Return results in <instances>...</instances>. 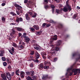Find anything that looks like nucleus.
I'll list each match as a JSON object with an SVG mask.
<instances>
[{
  "label": "nucleus",
  "mask_w": 80,
  "mask_h": 80,
  "mask_svg": "<svg viewBox=\"0 0 80 80\" xmlns=\"http://www.w3.org/2000/svg\"><path fill=\"white\" fill-rule=\"evenodd\" d=\"M20 48L22 49V48H24V47L23 46V45H21L20 46Z\"/></svg>",
  "instance_id": "52"
},
{
  "label": "nucleus",
  "mask_w": 80,
  "mask_h": 80,
  "mask_svg": "<svg viewBox=\"0 0 80 80\" xmlns=\"http://www.w3.org/2000/svg\"><path fill=\"white\" fill-rule=\"evenodd\" d=\"M35 57L36 59H38L40 57V54H39L38 52L37 51L35 52Z\"/></svg>",
  "instance_id": "11"
},
{
  "label": "nucleus",
  "mask_w": 80,
  "mask_h": 80,
  "mask_svg": "<svg viewBox=\"0 0 80 80\" xmlns=\"http://www.w3.org/2000/svg\"><path fill=\"white\" fill-rule=\"evenodd\" d=\"M44 2L47 3H48V0H44Z\"/></svg>",
  "instance_id": "62"
},
{
  "label": "nucleus",
  "mask_w": 80,
  "mask_h": 80,
  "mask_svg": "<svg viewBox=\"0 0 80 80\" xmlns=\"http://www.w3.org/2000/svg\"><path fill=\"white\" fill-rule=\"evenodd\" d=\"M32 60L34 62H35V63H38L39 62V60H38V59H32Z\"/></svg>",
  "instance_id": "21"
},
{
  "label": "nucleus",
  "mask_w": 80,
  "mask_h": 80,
  "mask_svg": "<svg viewBox=\"0 0 80 80\" xmlns=\"http://www.w3.org/2000/svg\"><path fill=\"white\" fill-rule=\"evenodd\" d=\"M62 44V41L61 40H59L58 41L57 45L58 46L60 45H61Z\"/></svg>",
  "instance_id": "23"
},
{
  "label": "nucleus",
  "mask_w": 80,
  "mask_h": 80,
  "mask_svg": "<svg viewBox=\"0 0 80 80\" xmlns=\"http://www.w3.org/2000/svg\"><path fill=\"white\" fill-rule=\"evenodd\" d=\"M14 74H15V73L14 72H12L11 73V75L12 76H13Z\"/></svg>",
  "instance_id": "60"
},
{
  "label": "nucleus",
  "mask_w": 80,
  "mask_h": 80,
  "mask_svg": "<svg viewBox=\"0 0 80 80\" xmlns=\"http://www.w3.org/2000/svg\"><path fill=\"white\" fill-rule=\"evenodd\" d=\"M53 40H56L57 39V37L56 38H53Z\"/></svg>",
  "instance_id": "57"
},
{
  "label": "nucleus",
  "mask_w": 80,
  "mask_h": 80,
  "mask_svg": "<svg viewBox=\"0 0 80 80\" xmlns=\"http://www.w3.org/2000/svg\"><path fill=\"white\" fill-rule=\"evenodd\" d=\"M51 47H52L53 49H52L51 50L50 52V55L51 56L52 55H55L57 53H58V51H60V48L58 46H56L55 47L54 45H51Z\"/></svg>",
  "instance_id": "1"
},
{
  "label": "nucleus",
  "mask_w": 80,
  "mask_h": 80,
  "mask_svg": "<svg viewBox=\"0 0 80 80\" xmlns=\"http://www.w3.org/2000/svg\"><path fill=\"white\" fill-rule=\"evenodd\" d=\"M14 6L15 7H16V8L17 7L18 8H22V7H21V6H20V5H18V4H17L16 3H15L14 4Z\"/></svg>",
  "instance_id": "15"
},
{
  "label": "nucleus",
  "mask_w": 80,
  "mask_h": 80,
  "mask_svg": "<svg viewBox=\"0 0 80 80\" xmlns=\"http://www.w3.org/2000/svg\"><path fill=\"white\" fill-rule=\"evenodd\" d=\"M66 8L69 11V12H70L72 10V8H71V6L69 5L68 4V2L67 1L66 2Z\"/></svg>",
  "instance_id": "3"
},
{
  "label": "nucleus",
  "mask_w": 80,
  "mask_h": 80,
  "mask_svg": "<svg viewBox=\"0 0 80 80\" xmlns=\"http://www.w3.org/2000/svg\"><path fill=\"white\" fill-rule=\"evenodd\" d=\"M34 48L35 50H40V48L38 47H34Z\"/></svg>",
  "instance_id": "27"
},
{
  "label": "nucleus",
  "mask_w": 80,
  "mask_h": 80,
  "mask_svg": "<svg viewBox=\"0 0 80 80\" xmlns=\"http://www.w3.org/2000/svg\"><path fill=\"white\" fill-rule=\"evenodd\" d=\"M42 57L43 59H46V58H47V57H46V56H42Z\"/></svg>",
  "instance_id": "54"
},
{
  "label": "nucleus",
  "mask_w": 80,
  "mask_h": 80,
  "mask_svg": "<svg viewBox=\"0 0 80 80\" xmlns=\"http://www.w3.org/2000/svg\"><path fill=\"white\" fill-rule=\"evenodd\" d=\"M50 67H49V66H44V69H48Z\"/></svg>",
  "instance_id": "22"
},
{
  "label": "nucleus",
  "mask_w": 80,
  "mask_h": 80,
  "mask_svg": "<svg viewBox=\"0 0 80 80\" xmlns=\"http://www.w3.org/2000/svg\"><path fill=\"white\" fill-rule=\"evenodd\" d=\"M9 65L8 66V69L9 70H11L12 68V67L11 66H10V64H9Z\"/></svg>",
  "instance_id": "42"
},
{
  "label": "nucleus",
  "mask_w": 80,
  "mask_h": 80,
  "mask_svg": "<svg viewBox=\"0 0 80 80\" xmlns=\"http://www.w3.org/2000/svg\"><path fill=\"white\" fill-rule=\"evenodd\" d=\"M33 27L35 28L36 30H38L40 29V27L38 25H34L33 26Z\"/></svg>",
  "instance_id": "13"
},
{
  "label": "nucleus",
  "mask_w": 80,
  "mask_h": 80,
  "mask_svg": "<svg viewBox=\"0 0 80 80\" xmlns=\"http://www.w3.org/2000/svg\"><path fill=\"white\" fill-rule=\"evenodd\" d=\"M30 72L31 73V75L32 76H33V75H34V72L33 71H30Z\"/></svg>",
  "instance_id": "26"
},
{
  "label": "nucleus",
  "mask_w": 80,
  "mask_h": 80,
  "mask_svg": "<svg viewBox=\"0 0 80 80\" xmlns=\"http://www.w3.org/2000/svg\"><path fill=\"white\" fill-rule=\"evenodd\" d=\"M51 7L52 9H54L55 8V7L54 6V5H51Z\"/></svg>",
  "instance_id": "39"
},
{
  "label": "nucleus",
  "mask_w": 80,
  "mask_h": 80,
  "mask_svg": "<svg viewBox=\"0 0 80 80\" xmlns=\"http://www.w3.org/2000/svg\"><path fill=\"white\" fill-rule=\"evenodd\" d=\"M69 36L68 35H66L65 36V38L66 39V38H68L69 37Z\"/></svg>",
  "instance_id": "40"
},
{
  "label": "nucleus",
  "mask_w": 80,
  "mask_h": 80,
  "mask_svg": "<svg viewBox=\"0 0 80 80\" xmlns=\"http://www.w3.org/2000/svg\"><path fill=\"white\" fill-rule=\"evenodd\" d=\"M63 24H62V23H60L58 24V27L59 28H63Z\"/></svg>",
  "instance_id": "14"
},
{
  "label": "nucleus",
  "mask_w": 80,
  "mask_h": 80,
  "mask_svg": "<svg viewBox=\"0 0 80 80\" xmlns=\"http://www.w3.org/2000/svg\"><path fill=\"white\" fill-rule=\"evenodd\" d=\"M74 65H75L74 64H73L71 66V68L68 69V70H72V72H73L74 74V75H76L78 73L79 74L80 73V68L79 69H76L73 68H74Z\"/></svg>",
  "instance_id": "2"
},
{
  "label": "nucleus",
  "mask_w": 80,
  "mask_h": 80,
  "mask_svg": "<svg viewBox=\"0 0 80 80\" xmlns=\"http://www.w3.org/2000/svg\"><path fill=\"white\" fill-rule=\"evenodd\" d=\"M26 35H27V33H26V32L24 33L23 34V36H25Z\"/></svg>",
  "instance_id": "63"
},
{
  "label": "nucleus",
  "mask_w": 80,
  "mask_h": 80,
  "mask_svg": "<svg viewBox=\"0 0 80 80\" xmlns=\"http://www.w3.org/2000/svg\"><path fill=\"white\" fill-rule=\"evenodd\" d=\"M19 11V12L21 13H23V9H20V10Z\"/></svg>",
  "instance_id": "41"
},
{
  "label": "nucleus",
  "mask_w": 80,
  "mask_h": 80,
  "mask_svg": "<svg viewBox=\"0 0 80 80\" xmlns=\"http://www.w3.org/2000/svg\"><path fill=\"white\" fill-rule=\"evenodd\" d=\"M6 60L7 62H8V63H11V61L10 60V58H6Z\"/></svg>",
  "instance_id": "16"
},
{
  "label": "nucleus",
  "mask_w": 80,
  "mask_h": 80,
  "mask_svg": "<svg viewBox=\"0 0 80 80\" xmlns=\"http://www.w3.org/2000/svg\"><path fill=\"white\" fill-rule=\"evenodd\" d=\"M11 33L12 34H13V35H14V34L15 33V30L13 29L12 30V32H11Z\"/></svg>",
  "instance_id": "36"
},
{
  "label": "nucleus",
  "mask_w": 80,
  "mask_h": 80,
  "mask_svg": "<svg viewBox=\"0 0 80 80\" xmlns=\"http://www.w3.org/2000/svg\"><path fill=\"white\" fill-rule=\"evenodd\" d=\"M10 14H11L12 16H16L17 15V14L15 13V12H10Z\"/></svg>",
  "instance_id": "18"
},
{
  "label": "nucleus",
  "mask_w": 80,
  "mask_h": 80,
  "mask_svg": "<svg viewBox=\"0 0 80 80\" xmlns=\"http://www.w3.org/2000/svg\"><path fill=\"white\" fill-rule=\"evenodd\" d=\"M25 18L27 21H29V20H30V17H29V16H28V14L26 13L25 14Z\"/></svg>",
  "instance_id": "12"
},
{
  "label": "nucleus",
  "mask_w": 80,
  "mask_h": 80,
  "mask_svg": "<svg viewBox=\"0 0 80 80\" xmlns=\"http://www.w3.org/2000/svg\"><path fill=\"white\" fill-rule=\"evenodd\" d=\"M44 68V64L43 63H42L38 65V68L40 70H42Z\"/></svg>",
  "instance_id": "6"
},
{
  "label": "nucleus",
  "mask_w": 80,
  "mask_h": 80,
  "mask_svg": "<svg viewBox=\"0 0 80 80\" xmlns=\"http://www.w3.org/2000/svg\"><path fill=\"white\" fill-rule=\"evenodd\" d=\"M34 54H35V51H31L30 53V55H34Z\"/></svg>",
  "instance_id": "30"
},
{
  "label": "nucleus",
  "mask_w": 80,
  "mask_h": 80,
  "mask_svg": "<svg viewBox=\"0 0 80 80\" xmlns=\"http://www.w3.org/2000/svg\"><path fill=\"white\" fill-rule=\"evenodd\" d=\"M1 20L2 22H5V18L4 17H2L1 18Z\"/></svg>",
  "instance_id": "31"
},
{
  "label": "nucleus",
  "mask_w": 80,
  "mask_h": 80,
  "mask_svg": "<svg viewBox=\"0 0 80 80\" xmlns=\"http://www.w3.org/2000/svg\"><path fill=\"white\" fill-rule=\"evenodd\" d=\"M30 78H31V77H30L29 76H28L26 78V79L27 80H30Z\"/></svg>",
  "instance_id": "44"
},
{
  "label": "nucleus",
  "mask_w": 80,
  "mask_h": 80,
  "mask_svg": "<svg viewBox=\"0 0 80 80\" xmlns=\"http://www.w3.org/2000/svg\"><path fill=\"white\" fill-rule=\"evenodd\" d=\"M44 8L45 9H47V8H49V6L48 5H46L45 6Z\"/></svg>",
  "instance_id": "43"
},
{
  "label": "nucleus",
  "mask_w": 80,
  "mask_h": 80,
  "mask_svg": "<svg viewBox=\"0 0 80 80\" xmlns=\"http://www.w3.org/2000/svg\"><path fill=\"white\" fill-rule=\"evenodd\" d=\"M12 38H13V37L9 36V38H8V39L9 40H12Z\"/></svg>",
  "instance_id": "50"
},
{
  "label": "nucleus",
  "mask_w": 80,
  "mask_h": 80,
  "mask_svg": "<svg viewBox=\"0 0 80 80\" xmlns=\"http://www.w3.org/2000/svg\"><path fill=\"white\" fill-rule=\"evenodd\" d=\"M42 56H43L44 55H47V53L45 52H42L41 53Z\"/></svg>",
  "instance_id": "19"
},
{
  "label": "nucleus",
  "mask_w": 80,
  "mask_h": 80,
  "mask_svg": "<svg viewBox=\"0 0 80 80\" xmlns=\"http://www.w3.org/2000/svg\"><path fill=\"white\" fill-rule=\"evenodd\" d=\"M50 25H51L50 24H48L46 25V27L47 28L48 27H50Z\"/></svg>",
  "instance_id": "53"
},
{
  "label": "nucleus",
  "mask_w": 80,
  "mask_h": 80,
  "mask_svg": "<svg viewBox=\"0 0 80 80\" xmlns=\"http://www.w3.org/2000/svg\"><path fill=\"white\" fill-rule=\"evenodd\" d=\"M8 50L9 53H11V55H13V53H14V52H15V49L14 48L12 47V51L11 50H10L9 49H8Z\"/></svg>",
  "instance_id": "10"
},
{
  "label": "nucleus",
  "mask_w": 80,
  "mask_h": 80,
  "mask_svg": "<svg viewBox=\"0 0 80 80\" xmlns=\"http://www.w3.org/2000/svg\"><path fill=\"white\" fill-rule=\"evenodd\" d=\"M30 67H31V68L33 67V63H31V64H30Z\"/></svg>",
  "instance_id": "45"
},
{
  "label": "nucleus",
  "mask_w": 80,
  "mask_h": 80,
  "mask_svg": "<svg viewBox=\"0 0 80 80\" xmlns=\"http://www.w3.org/2000/svg\"><path fill=\"white\" fill-rule=\"evenodd\" d=\"M36 34L37 35H38V36L40 35V33L38 32H36Z\"/></svg>",
  "instance_id": "48"
},
{
  "label": "nucleus",
  "mask_w": 80,
  "mask_h": 80,
  "mask_svg": "<svg viewBox=\"0 0 80 80\" xmlns=\"http://www.w3.org/2000/svg\"><path fill=\"white\" fill-rule=\"evenodd\" d=\"M68 9L66 7H64L63 8V11L64 12H68Z\"/></svg>",
  "instance_id": "20"
},
{
  "label": "nucleus",
  "mask_w": 80,
  "mask_h": 80,
  "mask_svg": "<svg viewBox=\"0 0 80 80\" xmlns=\"http://www.w3.org/2000/svg\"><path fill=\"white\" fill-rule=\"evenodd\" d=\"M77 9H78V10H80V7H79V6H77Z\"/></svg>",
  "instance_id": "64"
},
{
  "label": "nucleus",
  "mask_w": 80,
  "mask_h": 80,
  "mask_svg": "<svg viewBox=\"0 0 80 80\" xmlns=\"http://www.w3.org/2000/svg\"><path fill=\"white\" fill-rule=\"evenodd\" d=\"M56 12L58 14H60V10H59V9H56Z\"/></svg>",
  "instance_id": "28"
},
{
  "label": "nucleus",
  "mask_w": 80,
  "mask_h": 80,
  "mask_svg": "<svg viewBox=\"0 0 80 80\" xmlns=\"http://www.w3.org/2000/svg\"><path fill=\"white\" fill-rule=\"evenodd\" d=\"M16 21L17 23H19L20 22H22L23 21V19L21 17L20 18L17 17L16 18Z\"/></svg>",
  "instance_id": "9"
},
{
  "label": "nucleus",
  "mask_w": 80,
  "mask_h": 80,
  "mask_svg": "<svg viewBox=\"0 0 80 80\" xmlns=\"http://www.w3.org/2000/svg\"><path fill=\"white\" fill-rule=\"evenodd\" d=\"M5 4L6 3L5 2H4L2 3V4H1V5L2 6H5Z\"/></svg>",
  "instance_id": "55"
},
{
  "label": "nucleus",
  "mask_w": 80,
  "mask_h": 80,
  "mask_svg": "<svg viewBox=\"0 0 80 80\" xmlns=\"http://www.w3.org/2000/svg\"><path fill=\"white\" fill-rule=\"evenodd\" d=\"M6 76L8 80H11L12 77L11 76V74L9 72L6 73Z\"/></svg>",
  "instance_id": "7"
},
{
  "label": "nucleus",
  "mask_w": 80,
  "mask_h": 80,
  "mask_svg": "<svg viewBox=\"0 0 80 80\" xmlns=\"http://www.w3.org/2000/svg\"><path fill=\"white\" fill-rule=\"evenodd\" d=\"M32 78L34 79V78H36V76H32Z\"/></svg>",
  "instance_id": "61"
},
{
  "label": "nucleus",
  "mask_w": 80,
  "mask_h": 80,
  "mask_svg": "<svg viewBox=\"0 0 80 80\" xmlns=\"http://www.w3.org/2000/svg\"><path fill=\"white\" fill-rule=\"evenodd\" d=\"M50 77L48 76V75H43L42 78V80H46L47 79V78H50Z\"/></svg>",
  "instance_id": "5"
},
{
  "label": "nucleus",
  "mask_w": 80,
  "mask_h": 80,
  "mask_svg": "<svg viewBox=\"0 0 80 80\" xmlns=\"http://www.w3.org/2000/svg\"><path fill=\"white\" fill-rule=\"evenodd\" d=\"M3 65L4 67H6V65H7V63L6 62H3Z\"/></svg>",
  "instance_id": "35"
},
{
  "label": "nucleus",
  "mask_w": 80,
  "mask_h": 80,
  "mask_svg": "<svg viewBox=\"0 0 80 80\" xmlns=\"http://www.w3.org/2000/svg\"><path fill=\"white\" fill-rule=\"evenodd\" d=\"M58 59V58H55L54 59V62H57Z\"/></svg>",
  "instance_id": "49"
},
{
  "label": "nucleus",
  "mask_w": 80,
  "mask_h": 80,
  "mask_svg": "<svg viewBox=\"0 0 80 80\" xmlns=\"http://www.w3.org/2000/svg\"><path fill=\"white\" fill-rule=\"evenodd\" d=\"M16 12H17V15H20V11H16Z\"/></svg>",
  "instance_id": "51"
},
{
  "label": "nucleus",
  "mask_w": 80,
  "mask_h": 80,
  "mask_svg": "<svg viewBox=\"0 0 80 80\" xmlns=\"http://www.w3.org/2000/svg\"><path fill=\"white\" fill-rule=\"evenodd\" d=\"M28 2V0H25L24 1V3H27Z\"/></svg>",
  "instance_id": "58"
},
{
  "label": "nucleus",
  "mask_w": 80,
  "mask_h": 80,
  "mask_svg": "<svg viewBox=\"0 0 80 80\" xmlns=\"http://www.w3.org/2000/svg\"><path fill=\"white\" fill-rule=\"evenodd\" d=\"M47 25V23H43L42 25V27H44L45 26V25Z\"/></svg>",
  "instance_id": "46"
},
{
  "label": "nucleus",
  "mask_w": 80,
  "mask_h": 80,
  "mask_svg": "<svg viewBox=\"0 0 80 80\" xmlns=\"http://www.w3.org/2000/svg\"><path fill=\"white\" fill-rule=\"evenodd\" d=\"M20 77H21V78H23L24 77H25V72H23V71H21L20 72Z\"/></svg>",
  "instance_id": "8"
},
{
  "label": "nucleus",
  "mask_w": 80,
  "mask_h": 80,
  "mask_svg": "<svg viewBox=\"0 0 80 80\" xmlns=\"http://www.w3.org/2000/svg\"><path fill=\"white\" fill-rule=\"evenodd\" d=\"M2 61H6V58H5L4 57H2Z\"/></svg>",
  "instance_id": "34"
},
{
  "label": "nucleus",
  "mask_w": 80,
  "mask_h": 80,
  "mask_svg": "<svg viewBox=\"0 0 80 80\" xmlns=\"http://www.w3.org/2000/svg\"><path fill=\"white\" fill-rule=\"evenodd\" d=\"M30 29L31 30L32 32H35V29L33 28H31Z\"/></svg>",
  "instance_id": "25"
},
{
  "label": "nucleus",
  "mask_w": 80,
  "mask_h": 80,
  "mask_svg": "<svg viewBox=\"0 0 80 80\" xmlns=\"http://www.w3.org/2000/svg\"><path fill=\"white\" fill-rule=\"evenodd\" d=\"M10 25H16V23H11L10 24Z\"/></svg>",
  "instance_id": "56"
},
{
  "label": "nucleus",
  "mask_w": 80,
  "mask_h": 80,
  "mask_svg": "<svg viewBox=\"0 0 80 80\" xmlns=\"http://www.w3.org/2000/svg\"><path fill=\"white\" fill-rule=\"evenodd\" d=\"M77 53H75L72 54V57H74L77 56Z\"/></svg>",
  "instance_id": "38"
},
{
  "label": "nucleus",
  "mask_w": 80,
  "mask_h": 80,
  "mask_svg": "<svg viewBox=\"0 0 80 80\" xmlns=\"http://www.w3.org/2000/svg\"><path fill=\"white\" fill-rule=\"evenodd\" d=\"M37 13H35L32 16V17L33 18H35V17H37Z\"/></svg>",
  "instance_id": "33"
},
{
  "label": "nucleus",
  "mask_w": 80,
  "mask_h": 80,
  "mask_svg": "<svg viewBox=\"0 0 80 80\" xmlns=\"http://www.w3.org/2000/svg\"><path fill=\"white\" fill-rule=\"evenodd\" d=\"M19 71H20V70H19V69H18V70H17L16 71V74L18 76H19V75H20L19 74H18V72H19Z\"/></svg>",
  "instance_id": "17"
},
{
  "label": "nucleus",
  "mask_w": 80,
  "mask_h": 80,
  "mask_svg": "<svg viewBox=\"0 0 80 80\" xmlns=\"http://www.w3.org/2000/svg\"><path fill=\"white\" fill-rule=\"evenodd\" d=\"M29 14L30 15H33V13L32 12H30L29 13Z\"/></svg>",
  "instance_id": "59"
},
{
  "label": "nucleus",
  "mask_w": 80,
  "mask_h": 80,
  "mask_svg": "<svg viewBox=\"0 0 80 80\" xmlns=\"http://www.w3.org/2000/svg\"><path fill=\"white\" fill-rule=\"evenodd\" d=\"M52 57L49 56V55H48V59H49V60H50V59H52Z\"/></svg>",
  "instance_id": "47"
},
{
  "label": "nucleus",
  "mask_w": 80,
  "mask_h": 80,
  "mask_svg": "<svg viewBox=\"0 0 80 80\" xmlns=\"http://www.w3.org/2000/svg\"><path fill=\"white\" fill-rule=\"evenodd\" d=\"M17 30L18 31H19L20 32V31H22V28H17Z\"/></svg>",
  "instance_id": "32"
},
{
  "label": "nucleus",
  "mask_w": 80,
  "mask_h": 80,
  "mask_svg": "<svg viewBox=\"0 0 80 80\" xmlns=\"http://www.w3.org/2000/svg\"><path fill=\"white\" fill-rule=\"evenodd\" d=\"M24 38V40H25V42L27 43V44L29 43V42L30 41V39L28 37H27L26 36H23Z\"/></svg>",
  "instance_id": "4"
},
{
  "label": "nucleus",
  "mask_w": 80,
  "mask_h": 80,
  "mask_svg": "<svg viewBox=\"0 0 80 80\" xmlns=\"http://www.w3.org/2000/svg\"><path fill=\"white\" fill-rule=\"evenodd\" d=\"M77 17V15L76 14H74V15L73 16V18L75 19Z\"/></svg>",
  "instance_id": "37"
},
{
  "label": "nucleus",
  "mask_w": 80,
  "mask_h": 80,
  "mask_svg": "<svg viewBox=\"0 0 80 80\" xmlns=\"http://www.w3.org/2000/svg\"><path fill=\"white\" fill-rule=\"evenodd\" d=\"M12 46L13 47H17V45L15 43H13L12 44Z\"/></svg>",
  "instance_id": "29"
},
{
  "label": "nucleus",
  "mask_w": 80,
  "mask_h": 80,
  "mask_svg": "<svg viewBox=\"0 0 80 80\" xmlns=\"http://www.w3.org/2000/svg\"><path fill=\"white\" fill-rule=\"evenodd\" d=\"M26 74L27 75H31V73L29 72H25Z\"/></svg>",
  "instance_id": "24"
}]
</instances>
